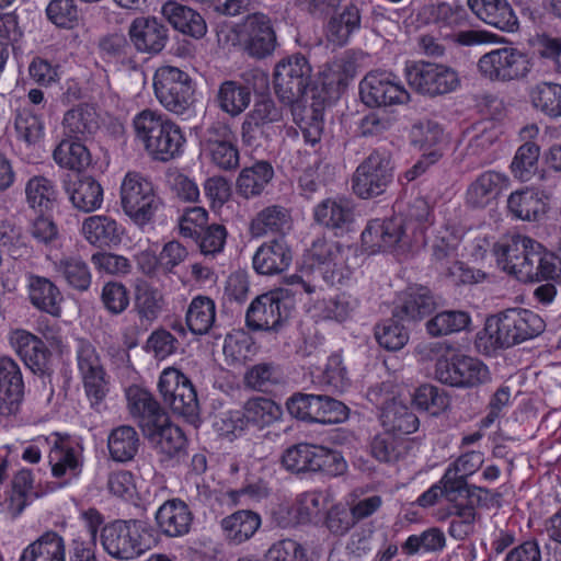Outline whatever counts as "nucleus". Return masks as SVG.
<instances>
[{
  "instance_id": "aec40b11",
  "label": "nucleus",
  "mask_w": 561,
  "mask_h": 561,
  "mask_svg": "<svg viewBox=\"0 0 561 561\" xmlns=\"http://www.w3.org/2000/svg\"><path fill=\"white\" fill-rule=\"evenodd\" d=\"M313 219L335 234L350 231L355 221L354 202L345 196L325 198L314 206Z\"/></svg>"
},
{
  "instance_id": "c03bdc74",
  "label": "nucleus",
  "mask_w": 561,
  "mask_h": 561,
  "mask_svg": "<svg viewBox=\"0 0 561 561\" xmlns=\"http://www.w3.org/2000/svg\"><path fill=\"white\" fill-rule=\"evenodd\" d=\"M33 482V474L28 469H21L13 477L11 490L0 503L2 511L11 518L18 517L28 504Z\"/></svg>"
},
{
  "instance_id": "79ce46f5",
  "label": "nucleus",
  "mask_w": 561,
  "mask_h": 561,
  "mask_svg": "<svg viewBox=\"0 0 561 561\" xmlns=\"http://www.w3.org/2000/svg\"><path fill=\"white\" fill-rule=\"evenodd\" d=\"M274 176V169L267 161H257L244 168L237 179L238 193L244 198H252L262 194Z\"/></svg>"
},
{
  "instance_id": "de8ad7c7",
  "label": "nucleus",
  "mask_w": 561,
  "mask_h": 561,
  "mask_svg": "<svg viewBox=\"0 0 561 561\" xmlns=\"http://www.w3.org/2000/svg\"><path fill=\"white\" fill-rule=\"evenodd\" d=\"M140 446L139 435L133 426L121 425L114 428L107 438L111 458L117 462L134 459Z\"/></svg>"
},
{
  "instance_id": "6e6552de",
  "label": "nucleus",
  "mask_w": 561,
  "mask_h": 561,
  "mask_svg": "<svg viewBox=\"0 0 561 561\" xmlns=\"http://www.w3.org/2000/svg\"><path fill=\"white\" fill-rule=\"evenodd\" d=\"M393 164L386 151H373L355 170L352 188L363 199L383 194L393 180Z\"/></svg>"
},
{
  "instance_id": "f03ea898",
  "label": "nucleus",
  "mask_w": 561,
  "mask_h": 561,
  "mask_svg": "<svg viewBox=\"0 0 561 561\" xmlns=\"http://www.w3.org/2000/svg\"><path fill=\"white\" fill-rule=\"evenodd\" d=\"M543 320L527 309H507L486 320L484 334L493 348L510 347L539 335Z\"/></svg>"
},
{
  "instance_id": "20e7f679",
  "label": "nucleus",
  "mask_w": 561,
  "mask_h": 561,
  "mask_svg": "<svg viewBox=\"0 0 561 561\" xmlns=\"http://www.w3.org/2000/svg\"><path fill=\"white\" fill-rule=\"evenodd\" d=\"M119 198L124 214L139 228L151 224L163 205L152 182L136 171L125 174Z\"/></svg>"
},
{
  "instance_id": "9d476101",
  "label": "nucleus",
  "mask_w": 561,
  "mask_h": 561,
  "mask_svg": "<svg viewBox=\"0 0 561 561\" xmlns=\"http://www.w3.org/2000/svg\"><path fill=\"white\" fill-rule=\"evenodd\" d=\"M478 71L490 81L508 82L525 78L530 72V62L519 49L506 46L483 54Z\"/></svg>"
},
{
  "instance_id": "9b49d317",
  "label": "nucleus",
  "mask_w": 561,
  "mask_h": 561,
  "mask_svg": "<svg viewBox=\"0 0 561 561\" xmlns=\"http://www.w3.org/2000/svg\"><path fill=\"white\" fill-rule=\"evenodd\" d=\"M308 59L297 53L280 59L274 69V89L285 104H294L306 92L311 79Z\"/></svg>"
},
{
  "instance_id": "0eeeda50",
  "label": "nucleus",
  "mask_w": 561,
  "mask_h": 561,
  "mask_svg": "<svg viewBox=\"0 0 561 561\" xmlns=\"http://www.w3.org/2000/svg\"><path fill=\"white\" fill-rule=\"evenodd\" d=\"M153 90L159 103L176 115L184 114L194 101L191 77L173 66H161L156 70Z\"/></svg>"
},
{
  "instance_id": "f3484780",
  "label": "nucleus",
  "mask_w": 561,
  "mask_h": 561,
  "mask_svg": "<svg viewBox=\"0 0 561 561\" xmlns=\"http://www.w3.org/2000/svg\"><path fill=\"white\" fill-rule=\"evenodd\" d=\"M284 291H271L255 298L247 311V324L255 331L276 330L290 314Z\"/></svg>"
},
{
  "instance_id": "13d9d810",
  "label": "nucleus",
  "mask_w": 561,
  "mask_h": 561,
  "mask_svg": "<svg viewBox=\"0 0 561 561\" xmlns=\"http://www.w3.org/2000/svg\"><path fill=\"white\" fill-rule=\"evenodd\" d=\"M471 323L468 312L460 310H446L438 312L426 322L427 333L432 336H442L466 330Z\"/></svg>"
},
{
  "instance_id": "f704fd0d",
  "label": "nucleus",
  "mask_w": 561,
  "mask_h": 561,
  "mask_svg": "<svg viewBox=\"0 0 561 561\" xmlns=\"http://www.w3.org/2000/svg\"><path fill=\"white\" fill-rule=\"evenodd\" d=\"M99 127V114L90 104H79L64 115L62 129L69 138L85 140L93 136Z\"/></svg>"
},
{
  "instance_id": "680f3d73",
  "label": "nucleus",
  "mask_w": 561,
  "mask_h": 561,
  "mask_svg": "<svg viewBox=\"0 0 561 561\" xmlns=\"http://www.w3.org/2000/svg\"><path fill=\"white\" fill-rule=\"evenodd\" d=\"M540 148L534 141H526L516 151L511 163L513 175L523 181H529L537 171Z\"/></svg>"
},
{
  "instance_id": "3c124183",
  "label": "nucleus",
  "mask_w": 561,
  "mask_h": 561,
  "mask_svg": "<svg viewBox=\"0 0 561 561\" xmlns=\"http://www.w3.org/2000/svg\"><path fill=\"white\" fill-rule=\"evenodd\" d=\"M54 271L62 277L66 283L79 291L89 289L92 276L88 264L76 256H65L54 262Z\"/></svg>"
},
{
  "instance_id": "49530a36",
  "label": "nucleus",
  "mask_w": 561,
  "mask_h": 561,
  "mask_svg": "<svg viewBox=\"0 0 561 561\" xmlns=\"http://www.w3.org/2000/svg\"><path fill=\"white\" fill-rule=\"evenodd\" d=\"M358 307V298L342 293L333 298L317 301L311 310L312 316L318 319L343 322L351 318Z\"/></svg>"
},
{
  "instance_id": "473e14b6",
  "label": "nucleus",
  "mask_w": 561,
  "mask_h": 561,
  "mask_svg": "<svg viewBox=\"0 0 561 561\" xmlns=\"http://www.w3.org/2000/svg\"><path fill=\"white\" fill-rule=\"evenodd\" d=\"M65 538L55 530H46L21 552L18 561H66Z\"/></svg>"
},
{
  "instance_id": "a878e982",
  "label": "nucleus",
  "mask_w": 561,
  "mask_h": 561,
  "mask_svg": "<svg viewBox=\"0 0 561 561\" xmlns=\"http://www.w3.org/2000/svg\"><path fill=\"white\" fill-rule=\"evenodd\" d=\"M168 30L154 18H137L129 26V37L138 51L157 54L168 39Z\"/></svg>"
},
{
  "instance_id": "ea45409f",
  "label": "nucleus",
  "mask_w": 561,
  "mask_h": 561,
  "mask_svg": "<svg viewBox=\"0 0 561 561\" xmlns=\"http://www.w3.org/2000/svg\"><path fill=\"white\" fill-rule=\"evenodd\" d=\"M380 422L385 431L403 437L419 428L417 416L404 403L396 399L382 407Z\"/></svg>"
},
{
  "instance_id": "a18cd8bd",
  "label": "nucleus",
  "mask_w": 561,
  "mask_h": 561,
  "mask_svg": "<svg viewBox=\"0 0 561 561\" xmlns=\"http://www.w3.org/2000/svg\"><path fill=\"white\" fill-rule=\"evenodd\" d=\"M216 101L222 112L236 117L250 105L251 91L239 81L226 80L218 88Z\"/></svg>"
},
{
  "instance_id": "69168bd1",
  "label": "nucleus",
  "mask_w": 561,
  "mask_h": 561,
  "mask_svg": "<svg viewBox=\"0 0 561 561\" xmlns=\"http://www.w3.org/2000/svg\"><path fill=\"white\" fill-rule=\"evenodd\" d=\"M293 115L301 129L305 142L311 146L317 145L321 140L323 133V107L320 104H313L305 110V115L301 118H298L297 107H294Z\"/></svg>"
},
{
  "instance_id": "423d86ee",
  "label": "nucleus",
  "mask_w": 561,
  "mask_h": 561,
  "mask_svg": "<svg viewBox=\"0 0 561 561\" xmlns=\"http://www.w3.org/2000/svg\"><path fill=\"white\" fill-rule=\"evenodd\" d=\"M362 242L370 253L387 250L405 252L423 247L421 233L417 231L412 236L402 217L370 220L362 232Z\"/></svg>"
},
{
  "instance_id": "1a4fd4ad",
  "label": "nucleus",
  "mask_w": 561,
  "mask_h": 561,
  "mask_svg": "<svg viewBox=\"0 0 561 561\" xmlns=\"http://www.w3.org/2000/svg\"><path fill=\"white\" fill-rule=\"evenodd\" d=\"M405 78L412 89L427 96L447 94L460 85V77L456 69L430 61H419L407 67Z\"/></svg>"
},
{
  "instance_id": "dca6fc26",
  "label": "nucleus",
  "mask_w": 561,
  "mask_h": 561,
  "mask_svg": "<svg viewBox=\"0 0 561 561\" xmlns=\"http://www.w3.org/2000/svg\"><path fill=\"white\" fill-rule=\"evenodd\" d=\"M49 445L48 462L55 478L71 480L79 477L83 467V447L80 443L51 434L43 439Z\"/></svg>"
},
{
  "instance_id": "864d4df0",
  "label": "nucleus",
  "mask_w": 561,
  "mask_h": 561,
  "mask_svg": "<svg viewBox=\"0 0 561 561\" xmlns=\"http://www.w3.org/2000/svg\"><path fill=\"white\" fill-rule=\"evenodd\" d=\"M435 308L434 299L427 288L410 289L404 295L401 306L394 316L407 320H421L432 313Z\"/></svg>"
},
{
  "instance_id": "5fc2aeb1",
  "label": "nucleus",
  "mask_w": 561,
  "mask_h": 561,
  "mask_svg": "<svg viewBox=\"0 0 561 561\" xmlns=\"http://www.w3.org/2000/svg\"><path fill=\"white\" fill-rule=\"evenodd\" d=\"M444 130L439 124L433 121H423L413 125L411 129V142L422 153L438 151L439 159L444 149Z\"/></svg>"
},
{
  "instance_id": "8fccbe9b",
  "label": "nucleus",
  "mask_w": 561,
  "mask_h": 561,
  "mask_svg": "<svg viewBox=\"0 0 561 561\" xmlns=\"http://www.w3.org/2000/svg\"><path fill=\"white\" fill-rule=\"evenodd\" d=\"M134 307L141 323L151 324L162 311L163 295L158 288L139 280L135 288Z\"/></svg>"
},
{
  "instance_id": "412c9836",
  "label": "nucleus",
  "mask_w": 561,
  "mask_h": 561,
  "mask_svg": "<svg viewBox=\"0 0 561 561\" xmlns=\"http://www.w3.org/2000/svg\"><path fill=\"white\" fill-rule=\"evenodd\" d=\"M23 396L24 382L20 366L11 357H0V414H15Z\"/></svg>"
},
{
  "instance_id": "ddd939ff",
  "label": "nucleus",
  "mask_w": 561,
  "mask_h": 561,
  "mask_svg": "<svg viewBox=\"0 0 561 561\" xmlns=\"http://www.w3.org/2000/svg\"><path fill=\"white\" fill-rule=\"evenodd\" d=\"M348 252L350 249L340 242L319 237L312 241L305 256L311 266L321 271L327 283L335 285L342 284L352 274L346 265Z\"/></svg>"
},
{
  "instance_id": "cd10ccee",
  "label": "nucleus",
  "mask_w": 561,
  "mask_h": 561,
  "mask_svg": "<svg viewBox=\"0 0 561 561\" xmlns=\"http://www.w3.org/2000/svg\"><path fill=\"white\" fill-rule=\"evenodd\" d=\"M472 13L501 31L514 32L517 28V18L507 0H468Z\"/></svg>"
},
{
  "instance_id": "5701e85b",
  "label": "nucleus",
  "mask_w": 561,
  "mask_h": 561,
  "mask_svg": "<svg viewBox=\"0 0 561 561\" xmlns=\"http://www.w3.org/2000/svg\"><path fill=\"white\" fill-rule=\"evenodd\" d=\"M80 231L89 244L111 248L122 242L125 229L108 215H92L83 219Z\"/></svg>"
},
{
  "instance_id": "4468645a",
  "label": "nucleus",
  "mask_w": 561,
  "mask_h": 561,
  "mask_svg": "<svg viewBox=\"0 0 561 561\" xmlns=\"http://www.w3.org/2000/svg\"><path fill=\"white\" fill-rule=\"evenodd\" d=\"M360 99L369 107L401 105L410 101V93L390 72L370 71L359 83Z\"/></svg>"
},
{
  "instance_id": "774afa93",
  "label": "nucleus",
  "mask_w": 561,
  "mask_h": 561,
  "mask_svg": "<svg viewBox=\"0 0 561 561\" xmlns=\"http://www.w3.org/2000/svg\"><path fill=\"white\" fill-rule=\"evenodd\" d=\"M534 263V273L528 282L548 280L561 284V259L543 250L540 244Z\"/></svg>"
},
{
  "instance_id": "f257e3e1",
  "label": "nucleus",
  "mask_w": 561,
  "mask_h": 561,
  "mask_svg": "<svg viewBox=\"0 0 561 561\" xmlns=\"http://www.w3.org/2000/svg\"><path fill=\"white\" fill-rule=\"evenodd\" d=\"M135 139L157 161L180 157L186 139L178 124L158 110L145 108L131 121Z\"/></svg>"
},
{
  "instance_id": "4d7b16f0",
  "label": "nucleus",
  "mask_w": 561,
  "mask_h": 561,
  "mask_svg": "<svg viewBox=\"0 0 561 561\" xmlns=\"http://www.w3.org/2000/svg\"><path fill=\"white\" fill-rule=\"evenodd\" d=\"M25 196L28 206L42 213L53 208L57 198V190L50 180L44 176H33L25 185Z\"/></svg>"
},
{
  "instance_id": "bf43d9fd",
  "label": "nucleus",
  "mask_w": 561,
  "mask_h": 561,
  "mask_svg": "<svg viewBox=\"0 0 561 561\" xmlns=\"http://www.w3.org/2000/svg\"><path fill=\"white\" fill-rule=\"evenodd\" d=\"M405 229L414 236L417 231L423 239V245L426 243V230L434 222L433 207L424 197L414 198L408 207L407 215L403 218Z\"/></svg>"
},
{
  "instance_id": "2f4dec72",
  "label": "nucleus",
  "mask_w": 561,
  "mask_h": 561,
  "mask_svg": "<svg viewBox=\"0 0 561 561\" xmlns=\"http://www.w3.org/2000/svg\"><path fill=\"white\" fill-rule=\"evenodd\" d=\"M507 208L517 219L536 221L547 211L548 196L534 187L518 190L508 196Z\"/></svg>"
},
{
  "instance_id": "c756f323",
  "label": "nucleus",
  "mask_w": 561,
  "mask_h": 561,
  "mask_svg": "<svg viewBox=\"0 0 561 561\" xmlns=\"http://www.w3.org/2000/svg\"><path fill=\"white\" fill-rule=\"evenodd\" d=\"M65 191L72 206L83 213H92L103 204V187L92 176L76 175L65 182Z\"/></svg>"
},
{
  "instance_id": "e2e57ef3",
  "label": "nucleus",
  "mask_w": 561,
  "mask_h": 561,
  "mask_svg": "<svg viewBox=\"0 0 561 561\" xmlns=\"http://www.w3.org/2000/svg\"><path fill=\"white\" fill-rule=\"evenodd\" d=\"M446 546L445 534L439 528H428L420 535H411L402 545V550L409 556L421 552H436Z\"/></svg>"
},
{
  "instance_id": "b1692460",
  "label": "nucleus",
  "mask_w": 561,
  "mask_h": 561,
  "mask_svg": "<svg viewBox=\"0 0 561 561\" xmlns=\"http://www.w3.org/2000/svg\"><path fill=\"white\" fill-rule=\"evenodd\" d=\"M154 517L159 531L170 538L188 534L193 522L188 505L179 499L165 501Z\"/></svg>"
},
{
  "instance_id": "603ef678",
  "label": "nucleus",
  "mask_w": 561,
  "mask_h": 561,
  "mask_svg": "<svg viewBox=\"0 0 561 561\" xmlns=\"http://www.w3.org/2000/svg\"><path fill=\"white\" fill-rule=\"evenodd\" d=\"M0 248L14 260L30 256L32 252L23 228L8 218L0 220Z\"/></svg>"
},
{
  "instance_id": "0e129e2a",
  "label": "nucleus",
  "mask_w": 561,
  "mask_h": 561,
  "mask_svg": "<svg viewBox=\"0 0 561 561\" xmlns=\"http://www.w3.org/2000/svg\"><path fill=\"white\" fill-rule=\"evenodd\" d=\"M412 403L419 410L438 415L449 405L447 394L433 385H422L414 390Z\"/></svg>"
},
{
  "instance_id": "7c9ffc66",
  "label": "nucleus",
  "mask_w": 561,
  "mask_h": 561,
  "mask_svg": "<svg viewBox=\"0 0 561 561\" xmlns=\"http://www.w3.org/2000/svg\"><path fill=\"white\" fill-rule=\"evenodd\" d=\"M262 525L261 515L251 510H239L220 520L225 540L229 545H241L250 540Z\"/></svg>"
},
{
  "instance_id": "39448f33",
  "label": "nucleus",
  "mask_w": 561,
  "mask_h": 561,
  "mask_svg": "<svg viewBox=\"0 0 561 561\" xmlns=\"http://www.w3.org/2000/svg\"><path fill=\"white\" fill-rule=\"evenodd\" d=\"M540 243L534 239L512 233L503 236L493 244V253L496 257L497 265L508 275L514 276L520 282L531 279L534 273V263Z\"/></svg>"
},
{
  "instance_id": "09e8293b",
  "label": "nucleus",
  "mask_w": 561,
  "mask_h": 561,
  "mask_svg": "<svg viewBox=\"0 0 561 561\" xmlns=\"http://www.w3.org/2000/svg\"><path fill=\"white\" fill-rule=\"evenodd\" d=\"M409 449L405 437L385 431L375 435L370 443L371 456L380 462L392 463L402 459Z\"/></svg>"
},
{
  "instance_id": "6ab92c4d",
  "label": "nucleus",
  "mask_w": 561,
  "mask_h": 561,
  "mask_svg": "<svg viewBox=\"0 0 561 561\" xmlns=\"http://www.w3.org/2000/svg\"><path fill=\"white\" fill-rule=\"evenodd\" d=\"M243 42L251 57L262 59L272 55L277 39L271 19L263 13L249 15L243 25Z\"/></svg>"
},
{
  "instance_id": "2eb2a0df",
  "label": "nucleus",
  "mask_w": 561,
  "mask_h": 561,
  "mask_svg": "<svg viewBox=\"0 0 561 561\" xmlns=\"http://www.w3.org/2000/svg\"><path fill=\"white\" fill-rule=\"evenodd\" d=\"M435 374L439 381L453 387H477L491 380L488 366L480 359L466 355H454L450 359L438 360Z\"/></svg>"
},
{
  "instance_id": "a19ab883",
  "label": "nucleus",
  "mask_w": 561,
  "mask_h": 561,
  "mask_svg": "<svg viewBox=\"0 0 561 561\" xmlns=\"http://www.w3.org/2000/svg\"><path fill=\"white\" fill-rule=\"evenodd\" d=\"M360 11L355 4H348L335 15H332L325 26V37L329 43L342 47L351 36L360 28Z\"/></svg>"
},
{
  "instance_id": "7ed1b4c3",
  "label": "nucleus",
  "mask_w": 561,
  "mask_h": 561,
  "mask_svg": "<svg viewBox=\"0 0 561 561\" xmlns=\"http://www.w3.org/2000/svg\"><path fill=\"white\" fill-rule=\"evenodd\" d=\"M100 539L104 551L118 560L136 559L151 547L150 529L137 519H117L104 525Z\"/></svg>"
},
{
  "instance_id": "f8f14e48",
  "label": "nucleus",
  "mask_w": 561,
  "mask_h": 561,
  "mask_svg": "<svg viewBox=\"0 0 561 561\" xmlns=\"http://www.w3.org/2000/svg\"><path fill=\"white\" fill-rule=\"evenodd\" d=\"M158 388L163 402L174 413L190 421L197 417L199 404L196 390L191 380L179 369L165 368L160 375Z\"/></svg>"
},
{
  "instance_id": "e433bc0d",
  "label": "nucleus",
  "mask_w": 561,
  "mask_h": 561,
  "mask_svg": "<svg viewBox=\"0 0 561 561\" xmlns=\"http://www.w3.org/2000/svg\"><path fill=\"white\" fill-rule=\"evenodd\" d=\"M332 502L329 491H308L299 494L288 511L293 524H307L321 516Z\"/></svg>"
},
{
  "instance_id": "72a5a7b5",
  "label": "nucleus",
  "mask_w": 561,
  "mask_h": 561,
  "mask_svg": "<svg viewBox=\"0 0 561 561\" xmlns=\"http://www.w3.org/2000/svg\"><path fill=\"white\" fill-rule=\"evenodd\" d=\"M27 291L31 304L41 311L59 317L64 297L59 288L47 277L30 274Z\"/></svg>"
},
{
  "instance_id": "393cba45",
  "label": "nucleus",
  "mask_w": 561,
  "mask_h": 561,
  "mask_svg": "<svg viewBox=\"0 0 561 561\" xmlns=\"http://www.w3.org/2000/svg\"><path fill=\"white\" fill-rule=\"evenodd\" d=\"M144 434L163 460L180 459L185 454L186 437L179 426L170 422L168 415L165 422L156 423Z\"/></svg>"
},
{
  "instance_id": "6e6d98bb",
  "label": "nucleus",
  "mask_w": 561,
  "mask_h": 561,
  "mask_svg": "<svg viewBox=\"0 0 561 561\" xmlns=\"http://www.w3.org/2000/svg\"><path fill=\"white\" fill-rule=\"evenodd\" d=\"M242 412L247 424L251 423L257 427L271 425L283 414L282 408L276 402L264 397L249 399L244 403Z\"/></svg>"
},
{
  "instance_id": "052dcab7",
  "label": "nucleus",
  "mask_w": 561,
  "mask_h": 561,
  "mask_svg": "<svg viewBox=\"0 0 561 561\" xmlns=\"http://www.w3.org/2000/svg\"><path fill=\"white\" fill-rule=\"evenodd\" d=\"M54 160L60 167L81 170L90 164L91 158L87 147L78 141L64 139L54 150Z\"/></svg>"
},
{
  "instance_id": "338daca9",
  "label": "nucleus",
  "mask_w": 561,
  "mask_h": 561,
  "mask_svg": "<svg viewBox=\"0 0 561 561\" xmlns=\"http://www.w3.org/2000/svg\"><path fill=\"white\" fill-rule=\"evenodd\" d=\"M375 337L388 351H399L409 341V333L399 321L387 319L375 327Z\"/></svg>"
},
{
  "instance_id": "bb28decb",
  "label": "nucleus",
  "mask_w": 561,
  "mask_h": 561,
  "mask_svg": "<svg viewBox=\"0 0 561 561\" xmlns=\"http://www.w3.org/2000/svg\"><path fill=\"white\" fill-rule=\"evenodd\" d=\"M9 341L24 364L34 373H43L47 366L49 352L36 335L18 329L10 333Z\"/></svg>"
},
{
  "instance_id": "c9c22d12",
  "label": "nucleus",
  "mask_w": 561,
  "mask_h": 561,
  "mask_svg": "<svg viewBox=\"0 0 561 561\" xmlns=\"http://www.w3.org/2000/svg\"><path fill=\"white\" fill-rule=\"evenodd\" d=\"M161 12L169 23L179 32L194 38H202L207 31L202 15L176 1H168L162 5Z\"/></svg>"
},
{
  "instance_id": "a211bd4d",
  "label": "nucleus",
  "mask_w": 561,
  "mask_h": 561,
  "mask_svg": "<svg viewBox=\"0 0 561 561\" xmlns=\"http://www.w3.org/2000/svg\"><path fill=\"white\" fill-rule=\"evenodd\" d=\"M284 125V111L280 106L271 99L256 101L242 123V140L245 145L253 146L260 135L270 136V129L276 134Z\"/></svg>"
},
{
  "instance_id": "4be33fe9",
  "label": "nucleus",
  "mask_w": 561,
  "mask_h": 561,
  "mask_svg": "<svg viewBox=\"0 0 561 561\" xmlns=\"http://www.w3.org/2000/svg\"><path fill=\"white\" fill-rule=\"evenodd\" d=\"M126 398L128 411L137 420L144 433L152 428L156 423L165 422L167 412L148 390L131 386L126 391Z\"/></svg>"
},
{
  "instance_id": "c85d7f7f",
  "label": "nucleus",
  "mask_w": 561,
  "mask_h": 561,
  "mask_svg": "<svg viewBox=\"0 0 561 561\" xmlns=\"http://www.w3.org/2000/svg\"><path fill=\"white\" fill-rule=\"evenodd\" d=\"M291 250L283 239L263 243L253 255V268L262 275L279 274L288 268Z\"/></svg>"
},
{
  "instance_id": "4c0bfd02",
  "label": "nucleus",
  "mask_w": 561,
  "mask_h": 561,
  "mask_svg": "<svg viewBox=\"0 0 561 561\" xmlns=\"http://www.w3.org/2000/svg\"><path fill=\"white\" fill-rule=\"evenodd\" d=\"M291 227L290 211L280 205H270L260 210L250 222V233L260 238L268 233L284 234Z\"/></svg>"
},
{
  "instance_id": "37998d69",
  "label": "nucleus",
  "mask_w": 561,
  "mask_h": 561,
  "mask_svg": "<svg viewBox=\"0 0 561 561\" xmlns=\"http://www.w3.org/2000/svg\"><path fill=\"white\" fill-rule=\"evenodd\" d=\"M185 322L193 334H207L216 322L215 301L208 296H195L188 304Z\"/></svg>"
},
{
  "instance_id": "58836bf2",
  "label": "nucleus",
  "mask_w": 561,
  "mask_h": 561,
  "mask_svg": "<svg viewBox=\"0 0 561 561\" xmlns=\"http://www.w3.org/2000/svg\"><path fill=\"white\" fill-rule=\"evenodd\" d=\"M508 182L506 175L485 171L472 182L467 190V203L476 208L488 206L496 198L503 186Z\"/></svg>"
}]
</instances>
